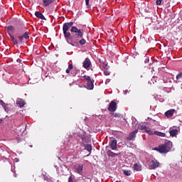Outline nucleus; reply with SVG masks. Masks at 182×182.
<instances>
[{
	"mask_svg": "<svg viewBox=\"0 0 182 182\" xmlns=\"http://www.w3.org/2000/svg\"><path fill=\"white\" fill-rule=\"evenodd\" d=\"M2 122H3V119H0V124H1V123H2Z\"/></svg>",
	"mask_w": 182,
	"mask_h": 182,
	"instance_id": "obj_47",
	"label": "nucleus"
},
{
	"mask_svg": "<svg viewBox=\"0 0 182 182\" xmlns=\"http://www.w3.org/2000/svg\"><path fill=\"white\" fill-rule=\"evenodd\" d=\"M55 0H43L44 6H49Z\"/></svg>",
	"mask_w": 182,
	"mask_h": 182,
	"instance_id": "obj_22",
	"label": "nucleus"
},
{
	"mask_svg": "<svg viewBox=\"0 0 182 182\" xmlns=\"http://www.w3.org/2000/svg\"><path fill=\"white\" fill-rule=\"evenodd\" d=\"M93 80H90L87 82V89H89V90H93L94 87H95V85L93 84Z\"/></svg>",
	"mask_w": 182,
	"mask_h": 182,
	"instance_id": "obj_18",
	"label": "nucleus"
},
{
	"mask_svg": "<svg viewBox=\"0 0 182 182\" xmlns=\"http://www.w3.org/2000/svg\"><path fill=\"white\" fill-rule=\"evenodd\" d=\"M124 95H127L129 93V90H125L123 92Z\"/></svg>",
	"mask_w": 182,
	"mask_h": 182,
	"instance_id": "obj_42",
	"label": "nucleus"
},
{
	"mask_svg": "<svg viewBox=\"0 0 182 182\" xmlns=\"http://www.w3.org/2000/svg\"><path fill=\"white\" fill-rule=\"evenodd\" d=\"M78 43H80V45H85V43H86V40L83 38L78 39Z\"/></svg>",
	"mask_w": 182,
	"mask_h": 182,
	"instance_id": "obj_28",
	"label": "nucleus"
},
{
	"mask_svg": "<svg viewBox=\"0 0 182 182\" xmlns=\"http://www.w3.org/2000/svg\"><path fill=\"white\" fill-rule=\"evenodd\" d=\"M14 176L15 177H16V174H14Z\"/></svg>",
	"mask_w": 182,
	"mask_h": 182,
	"instance_id": "obj_50",
	"label": "nucleus"
},
{
	"mask_svg": "<svg viewBox=\"0 0 182 182\" xmlns=\"http://www.w3.org/2000/svg\"><path fill=\"white\" fill-rule=\"evenodd\" d=\"M83 147H85V150H87V151H89V154L87 156H90V154L92 153V145L90 144H85L83 146Z\"/></svg>",
	"mask_w": 182,
	"mask_h": 182,
	"instance_id": "obj_21",
	"label": "nucleus"
},
{
	"mask_svg": "<svg viewBox=\"0 0 182 182\" xmlns=\"http://www.w3.org/2000/svg\"><path fill=\"white\" fill-rule=\"evenodd\" d=\"M110 147L112 150H117V141L116 139L112 140L109 142V146H107L106 149Z\"/></svg>",
	"mask_w": 182,
	"mask_h": 182,
	"instance_id": "obj_8",
	"label": "nucleus"
},
{
	"mask_svg": "<svg viewBox=\"0 0 182 182\" xmlns=\"http://www.w3.org/2000/svg\"><path fill=\"white\" fill-rule=\"evenodd\" d=\"M181 78H182V73H181L176 75L177 80H178V79H181Z\"/></svg>",
	"mask_w": 182,
	"mask_h": 182,
	"instance_id": "obj_33",
	"label": "nucleus"
},
{
	"mask_svg": "<svg viewBox=\"0 0 182 182\" xmlns=\"http://www.w3.org/2000/svg\"><path fill=\"white\" fill-rule=\"evenodd\" d=\"M159 167V162L157 161H151V164L149 166L150 170H156Z\"/></svg>",
	"mask_w": 182,
	"mask_h": 182,
	"instance_id": "obj_11",
	"label": "nucleus"
},
{
	"mask_svg": "<svg viewBox=\"0 0 182 182\" xmlns=\"http://www.w3.org/2000/svg\"><path fill=\"white\" fill-rule=\"evenodd\" d=\"M22 36H23V39H29V32L28 31L25 32Z\"/></svg>",
	"mask_w": 182,
	"mask_h": 182,
	"instance_id": "obj_29",
	"label": "nucleus"
},
{
	"mask_svg": "<svg viewBox=\"0 0 182 182\" xmlns=\"http://www.w3.org/2000/svg\"><path fill=\"white\" fill-rule=\"evenodd\" d=\"M102 12H106V9H103Z\"/></svg>",
	"mask_w": 182,
	"mask_h": 182,
	"instance_id": "obj_45",
	"label": "nucleus"
},
{
	"mask_svg": "<svg viewBox=\"0 0 182 182\" xmlns=\"http://www.w3.org/2000/svg\"><path fill=\"white\" fill-rule=\"evenodd\" d=\"M105 68H107V65H105Z\"/></svg>",
	"mask_w": 182,
	"mask_h": 182,
	"instance_id": "obj_49",
	"label": "nucleus"
},
{
	"mask_svg": "<svg viewBox=\"0 0 182 182\" xmlns=\"http://www.w3.org/2000/svg\"><path fill=\"white\" fill-rule=\"evenodd\" d=\"M20 60H21L18 59V60H17V62H20Z\"/></svg>",
	"mask_w": 182,
	"mask_h": 182,
	"instance_id": "obj_48",
	"label": "nucleus"
},
{
	"mask_svg": "<svg viewBox=\"0 0 182 182\" xmlns=\"http://www.w3.org/2000/svg\"><path fill=\"white\" fill-rule=\"evenodd\" d=\"M16 141H17V143H21V139L16 138Z\"/></svg>",
	"mask_w": 182,
	"mask_h": 182,
	"instance_id": "obj_43",
	"label": "nucleus"
},
{
	"mask_svg": "<svg viewBox=\"0 0 182 182\" xmlns=\"http://www.w3.org/2000/svg\"><path fill=\"white\" fill-rule=\"evenodd\" d=\"M68 182H73V177L70 176V177L68 178Z\"/></svg>",
	"mask_w": 182,
	"mask_h": 182,
	"instance_id": "obj_38",
	"label": "nucleus"
},
{
	"mask_svg": "<svg viewBox=\"0 0 182 182\" xmlns=\"http://www.w3.org/2000/svg\"><path fill=\"white\" fill-rule=\"evenodd\" d=\"M173 148V142L171 141H166L164 144L159 145L158 147H155L154 150L159 151L162 154H166L171 150Z\"/></svg>",
	"mask_w": 182,
	"mask_h": 182,
	"instance_id": "obj_2",
	"label": "nucleus"
},
{
	"mask_svg": "<svg viewBox=\"0 0 182 182\" xmlns=\"http://www.w3.org/2000/svg\"><path fill=\"white\" fill-rule=\"evenodd\" d=\"M117 109V104L114 101H112L108 107L109 112H116Z\"/></svg>",
	"mask_w": 182,
	"mask_h": 182,
	"instance_id": "obj_6",
	"label": "nucleus"
},
{
	"mask_svg": "<svg viewBox=\"0 0 182 182\" xmlns=\"http://www.w3.org/2000/svg\"><path fill=\"white\" fill-rule=\"evenodd\" d=\"M35 15L37 18H39L40 19H42L43 21H46V18H45V16L40 11H36Z\"/></svg>",
	"mask_w": 182,
	"mask_h": 182,
	"instance_id": "obj_14",
	"label": "nucleus"
},
{
	"mask_svg": "<svg viewBox=\"0 0 182 182\" xmlns=\"http://www.w3.org/2000/svg\"><path fill=\"white\" fill-rule=\"evenodd\" d=\"M109 82H110V80L109 79H107L106 82H105V85H107V83H109Z\"/></svg>",
	"mask_w": 182,
	"mask_h": 182,
	"instance_id": "obj_41",
	"label": "nucleus"
},
{
	"mask_svg": "<svg viewBox=\"0 0 182 182\" xmlns=\"http://www.w3.org/2000/svg\"><path fill=\"white\" fill-rule=\"evenodd\" d=\"M90 65H92V62H90V59L87 58H85L82 64L83 68H85V69H89V68H90Z\"/></svg>",
	"mask_w": 182,
	"mask_h": 182,
	"instance_id": "obj_9",
	"label": "nucleus"
},
{
	"mask_svg": "<svg viewBox=\"0 0 182 182\" xmlns=\"http://www.w3.org/2000/svg\"><path fill=\"white\" fill-rule=\"evenodd\" d=\"M164 82L167 84L168 87H171L173 86V79H171V77H164Z\"/></svg>",
	"mask_w": 182,
	"mask_h": 182,
	"instance_id": "obj_10",
	"label": "nucleus"
},
{
	"mask_svg": "<svg viewBox=\"0 0 182 182\" xmlns=\"http://www.w3.org/2000/svg\"><path fill=\"white\" fill-rule=\"evenodd\" d=\"M137 133H139V130L137 129L134 130V132H132L127 137V140H131L134 141V140H135L136 139V134H137Z\"/></svg>",
	"mask_w": 182,
	"mask_h": 182,
	"instance_id": "obj_7",
	"label": "nucleus"
},
{
	"mask_svg": "<svg viewBox=\"0 0 182 182\" xmlns=\"http://www.w3.org/2000/svg\"><path fill=\"white\" fill-rule=\"evenodd\" d=\"M146 133H148L149 134H153V131L150 130V129H146Z\"/></svg>",
	"mask_w": 182,
	"mask_h": 182,
	"instance_id": "obj_37",
	"label": "nucleus"
},
{
	"mask_svg": "<svg viewBox=\"0 0 182 182\" xmlns=\"http://www.w3.org/2000/svg\"><path fill=\"white\" fill-rule=\"evenodd\" d=\"M154 134L159 136V137H166V134L160 132H154Z\"/></svg>",
	"mask_w": 182,
	"mask_h": 182,
	"instance_id": "obj_23",
	"label": "nucleus"
},
{
	"mask_svg": "<svg viewBox=\"0 0 182 182\" xmlns=\"http://www.w3.org/2000/svg\"><path fill=\"white\" fill-rule=\"evenodd\" d=\"M82 139V144L81 146L83 147L86 144L85 143H89V138L86 136H81Z\"/></svg>",
	"mask_w": 182,
	"mask_h": 182,
	"instance_id": "obj_15",
	"label": "nucleus"
},
{
	"mask_svg": "<svg viewBox=\"0 0 182 182\" xmlns=\"http://www.w3.org/2000/svg\"><path fill=\"white\" fill-rule=\"evenodd\" d=\"M150 62V59L149 58H146L144 60V63H149Z\"/></svg>",
	"mask_w": 182,
	"mask_h": 182,
	"instance_id": "obj_39",
	"label": "nucleus"
},
{
	"mask_svg": "<svg viewBox=\"0 0 182 182\" xmlns=\"http://www.w3.org/2000/svg\"><path fill=\"white\" fill-rule=\"evenodd\" d=\"M18 39L19 42H23V36H18Z\"/></svg>",
	"mask_w": 182,
	"mask_h": 182,
	"instance_id": "obj_32",
	"label": "nucleus"
},
{
	"mask_svg": "<svg viewBox=\"0 0 182 182\" xmlns=\"http://www.w3.org/2000/svg\"><path fill=\"white\" fill-rule=\"evenodd\" d=\"M90 1V0H85V4L87 5V6H88Z\"/></svg>",
	"mask_w": 182,
	"mask_h": 182,
	"instance_id": "obj_40",
	"label": "nucleus"
},
{
	"mask_svg": "<svg viewBox=\"0 0 182 182\" xmlns=\"http://www.w3.org/2000/svg\"><path fill=\"white\" fill-rule=\"evenodd\" d=\"M123 173L125 175V176H131L132 175V171L130 170H123Z\"/></svg>",
	"mask_w": 182,
	"mask_h": 182,
	"instance_id": "obj_26",
	"label": "nucleus"
},
{
	"mask_svg": "<svg viewBox=\"0 0 182 182\" xmlns=\"http://www.w3.org/2000/svg\"><path fill=\"white\" fill-rule=\"evenodd\" d=\"M73 26V22L72 21L69 23H65L63 24V32L64 38L65 41H67L69 36H70V33L68 32V31H69V29H70V28H72Z\"/></svg>",
	"mask_w": 182,
	"mask_h": 182,
	"instance_id": "obj_3",
	"label": "nucleus"
},
{
	"mask_svg": "<svg viewBox=\"0 0 182 182\" xmlns=\"http://www.w3.org/2000/svg\"><path fill=\"white\" fill-rule=\"evenodd\" d=\"M104 75H105V76H109V75H110V72L105 70L104 71Z\"/></svg>",
	"mask_w": 182,
	"mask_h": 182,
	"instance_id": "obj_36",
	"label": "nucleus"
},
{
	"mask_svg": "<svg viewBox=\"0 0 182 182\" xmlns=\"http://www.w3.org/2000/svg\"><path fill=\"white\" fill-rule=\"evenodd\" d=\"M139 130H141L142 132H146L147 130V127H146V125H140L138 127Z\"/></svg>",
	"mask_w": 182,
	"mask_h": 182,
	"instance_id": "obj_25",
	"label": "nucleus"
},
{
	"mask_svg": "<svg viewBox=\"0 0 182 182\" xmlns=\"http://www.w3.org/2000/svg\"><path fill=\"white\" fill-rule=\"evenodd\" d=\"M26 130V125L25 124H22L16 128V133L19 134V133L22 134Z\"/></svg>",
	"mask_w": 182,
	"mask_h": 182,
	"instance_id": "obj_5",
	"label": "nucleus"
},
{
	"mask_svg": "<svg viewBox=\"0 0 182 182\" xmlns=\"http://www.w3.org/2000/svg\"><path fill=\"white\" fill-rule=\"evenodd\" d=\"M30 147H32V145H31Z\"/></svg>",
	"mask_w": 182,
	"mask_h": 182,
	"instance_id": "obj_51",
	"label": "nucleus"
},
{
	"mask_svg": "<svg viewBox=\"0 0 182 182\" xmlns=\"http://www.w3.org/2000/svg\"><path fill=\"white\" fill-rule=\"evenodd\" d=\"M73 69V65L70 64L68 69L65 70L66 73H70V71Z\"/></svg>",
	"mask_w": 182,
	"mask_h": 182,
	"instance_id": "obj_27",
	"label": "nucleus"
},
{
	"mask_svg": "<svg viewBox=\"0 0 182 182\" xmlns=\"http://www.w3.org/2000/svg\"><path fill=\"white\" fill-rule=\"evenodd\" d=\"M113 117H120L122 116L120 113H113L112 114Z\"/></svg>",
	"mask_w": 182,
	"mask_h": 182,
	"instance_id": "obj_31",
	"label": "nucleus"
},
{
	"mask_svg": "<svg viewBox=\"0 0 182 182\" xmlns=\"http://www.w3.org/2000/svg\"><path fill=\"white\" fill-rule=\"evenodd\" d=\"M7 31H8V33L10 36L11 41L13 42V43L14 45H18V40H16L15 38V37H14V36H12V32H14V31H15V28H14V26H8L7 27Z\"/></svg>",
	"mask_w": 182,
	"mask_h": 182,
	"instance_id": "obj_4",
	"label": "nucleus"
},
{
	"mask_svg": "<svg viewBox=\"0 0 182 182\" xmlns=\"http://www.w3.org/2000/svg\"><path fill=\"white\" fill-rule=\"evenodd\" d=\"M3 109H4L5 112H6V113H9V112H11V108L9 107V104H6L5 106L3 107Z\"/></svg>",
	"mask_w": 182,
	"mask_h": 182,
	"instance_id": "obj_24",
	"label": "nucleus"
},
{
	"mask_svg": "<svg viewBox=\"0 0 182 182\" xmlns=\"http://www.w3.org/2000/svg\"><path fill=\"white\" fill-rule=\"evenodd\" d=\"M161 2H163V0H156V5H161Z\"/></svg>",
	"mask_w": 182,
	"mask_h": 182,
	"instance_id": "obj_35",
	"label": "nucleus"
},
{
	"mask_svg": "<svg viewBox=\"0 0 182 182\" xmlns=\"http://www.w3.org/2000/svg\"><path fill=\"white\" fill-rule=\"evenodd\" d=\"M70 32L71 33L66 41L72 46H77L79 45V39L83 38L85 31L82 28H77L76 26H73L70 28Z\"/></svg>",
	"mask_w": 182,
	"mask_h": 182,
	"instance_id": "obj_1",
	"label": "nucleus"
},
{
	"mask_svg": "<svg viewBox=\"0 0 182 182\" xmlns=\"http://www.w3.org/2000/svg\"><path fill=\"white\" fill-rule=\"evenodd\" d=\"M0 105L1 106H2V107H4L6 105V103H5L4 100H0Z\"/></svg>",
	"mask_w": 182,
	"mask_h": 182,
	"instance_id": "obj_34",
	"label": "nucleus"
},
{
	"mask_svg": "<svg viewBox=\"0 0 182 182\" xmlns=\"http://www.w3.org/2000/svg\"><path fill=\"white\" fill-rule=\"evenodd\" d=\"M83 78L85 79V80H87V82H90V80H92V78H90V76H89V75H84Z\"/></svg>",
	"mask_w": 182,
	"mask_h": 182,
	"instance_id": "obj_30",
	"label": "nucleus"
},
{
	"mask_svg": "<svg viewBox=\"0 0 182 182\" xmlns=\"http://www.w3.org/2000/svg\"><path fill=\"white\" fill-rule=\"evenodd\" d=\"M169 133L172 137H176V136H177V134L178 133V130L171 129V128L169 130Z\"/></svg>",
	"mask_w": 182,
	"mask_h": 182,
	"instance_id": "obj_20",
	"label": "nucleus"
},
{
	"mask_svg": "<svg viewBox=\"0 0 182 182\" xmlns=\"http://www.w3.org/2000/svg\"><path fill=\"white\" fill-rule=\"evenodd\" d=\"M134 123H136V122L132 121V124H133V126H134Z\"/></svg>",
	"mask_w": 182,
	"mask_h": 182,
	"instance_id": "obj_46",
	"label": "nucleus"
},
{
	"mask_svg": "<svg viewBox=\"0 0 182 182\" xmlns=\"http://www.w3.org/2000/svg\"><path fill=\"white\" fill-rule=\"evenodd\" d=\"M118 4H120L122 2V0H116Z\"/></svg>",
	"mask_w": 182,
	"mask_h": 182,
	"instance_id": "obj_44",
	"label": "nucleus"
},
{
	"mask_svg": "<svg viewBox=\"0 0 182 182\" xmlns=\"http://www.w3.org/2000/svg\"><path fill=\"white\" fill-rule=\"evenodd\" d=\"M107 150V154L109 157H117V156H119V154H116L114 153L113 151H112L111 150Z\"/></svg>",
	"mask_w": 182,
	"mask_h": 182,
	"instance_id": "obj_16",
	"label": "nucleus"
},
{
	"mask_svg": "<svg viewBox=\"0 0 182 182\" xmlns=\"http://www.w3.org/2000/svg\"><path fill=\"white\" fill-rule=\"evenodd\" d=\"M75 170L80 176H83V164H80Z\"/></svg>",
	"mask_w": 182,
	"mask_h": 182,
	"instance_id": "obj_13",
	"label": "nucleus"
},
{
	"mask_svg": "<svg viewBox=\"0 0 182 182\" xmlns=\"http://www.w3.org/2000/svg\"><path fill=\"white\" fill-rule=\"evenodd\" d=\"M174 112H176V109H169L165 112V116L168 117V119L170 117H173Z\"/></svg>",
	"mask_w": 182,
	"mask_h": 182,
	"instance_id": "obj_12",
	"label": "nucleus"
},
{
	"mask_svg": "<svg viewBox=\"0 0 182 182\" xmlns=\"http://www.w3.org/2000/svg\"><path fill=\"white\" fill-rule=\"evenodd\" d=\"M133 168L135 171H141V165L140 164H134Z\"/></svg>",
	"mask_w": 182,
	"mask_h": 182,
	"instance_id": "obj_19",
	"label": "nucleus"
},
{
	"mask_svg": "<svg viewBox=\"0 0 182 182\" xmlns=\"http://www.w3.org/2000/svg\"><path fill=\"white\" fill-rule=\"evenodd\" d=\"M16 105H19L20 107H23V106H25V105H26L25 100H23L21 98H18L16 100Z\"/></svg>",
	"mask_w": 182,
	"mask_h": 182,
	"instance_id": "obj_17",
	"label": "nucleus"
}]
</instances>
